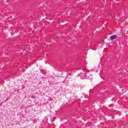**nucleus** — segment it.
I'll use <instances>...</instances> for the list:
<instances>
[{
	"mask_svg": "<svg viewBox=\"0 0 128 128\" xmlns=\"http://www.w3.org/2000/svg\"><path fill=\"white\" fill-rule=\"evenodd\" d=\"M110 40H116V35H113L112 36H110Z\"/></svg>",
	"mask_w": 128,
	"mask_h": 128,
	"instance_id": "obj_1",
	"label": "nucleus"
}]
</instances>
